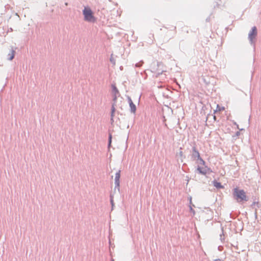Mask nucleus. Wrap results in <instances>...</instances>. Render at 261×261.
<instances>
[{
    "mask_svg": "<svg viewBox=\"0 0 261 261\" xmlns=\"http://www.w3.org/2000/svg\"><path fill=\"white\" fill-rule=\"evenodd\" d=\"M83 13L85 21L93 23L96 21V18L94 15V13L90 7H85Z\"/></svg>",
    "mask_w": 261,
    "mask_h": 261,
    "instance_id": "f03ea898",
    "label": "nucleus"
},
{
    "mask_svg": "<svg viewBox=\"0 0 261 261\" xmlns=\"http://www.w3.org/2000/svg\"><path fill=\"white\" fill-rule=\"evenodd\" d=\"M120 170H118V171L115 174V184L116 187L117 188H119L120 186Z\"/></svg>",
    "mask_w": 261,
    "mask_h": 261,
    "instance_id": "423d86ee",
    "label": "nucleus"
},
{
    "mask_svg": "<svg viewBox=\"0 0 261 261\" xmlns=\"http://www.w3.org/2000/svg\"><path fill=\"white\" fill-rule=\"evenodd\" d=\"M111 142H112V135H109V145H111Z\"/></svg>",
    "mask_w": 261,
    "mask_h": 261,
    "instance_id": "f8f14e48",
    "label": "nucleus"
},
{
    "mask_svg": "<svg viewBox=\"0 0 261 261\" xmlns=\"http://www.w3.org/2000/svg\"><path fill=\"white\" fill-rule=\"evenodd\" d=\"M192 156L194 159H196L197 160H199L200 162V164H201L202 165L205 164V162L200 157V153H199V151L196 149L195 147L193 148Z\"/></svg>",
    "mask_w": 261,
    "mask_h": 261,
    "instance_id": "20e7f679",
    "label": "nucleus"
},
{
    "mask_svg": "<svg viewBox=\"0 0 261 261\" xmlns=\"http://www.w3.org/2000/svg\"><path fill=\"white\" fill-rule=\"evenodd\" d=\"M111 203L112 204V207L114 206V201H113V200L112 198H111Z\"/></svg>",
    "mask_w": 261,
    "mask_h": 261,
    "instance_id": "4468645a",
    "label": "nucleus"
},
{
    "mask_svg": "<svg viewBox=\"0 0 261 261\" xmlns=\"http://www.w3.org/2000/svg\"><path fill=\"white\" fill-rule=\"evenodd\" d=\"M225 108L219 105H217L216 110H215V113H220L222 111H224Z\"/></svg>",
    "mask_w": 261,
    "mask_h": 261,
    "instance_id": "0eeeda50",
    "label": "nucleus"
},
{
    "mask_svg": "<svg viewBox=\"0 0 261 261\" xmlns=\"http://www.w3.org/2000/svg\"><path fill=\"white\" fill-rule=\"evenodd\" d=\"M129 106L131 109L132 112L135 113L136 110V106L133 103V101L130 100Z\"/></svg>",
    "mask_w": 261,
    "mask_h": 261,
    "instance_id": "6e6552de",
    "label": "nucleus"
},
{
    "mask_svg": "<svg viewBox=\"0 0 261 261\" xmlns=\"http://www.w3.org/2000/svg\"><path fill=\"white\" fill-rule=\"evenodd\" d=\"M233 197L238 202H243L248 200L246 192L243 190L240 189L238 188L233 189Z\"/></svg>",
    "mask_w": 261,
    "mask_h": 261,
    "instance_id": "f257e3e1",
    "label": "nucleus"
},
{
    "mask_svg": "<svg viewBox=\"0 0 261 261\" xmlns=\"http://www.w3.org/2000/svg\"><path fill=\"white\" fill-rule=\"evenodd\" d=\"M190 211L193 213V215H195V211L191 206H190Z\"/></svg>",
    "mask_w": 261,
    "mask_h": 261,
    "instance_id": "ddd939ff",
    "label": "nucleus"
},
{
    "mask_svg": "<svg viewBox=\"0 0 261 261\" xmlns=\"http://www.w3.org/2000/svg\"><path fill=\"white\" fill-rule=\"evenodd\" d=\"M197 171L199 173L205 175L206 173V171L203 168L200 167H198L197 168Z\"/></svg>",
    "mask_w": 261,
    "mask_h": 261,
    "instance_id": "9d476101",
    "label": "nucleus"
},
{
    "mask_svg": "<svg viewBox=\"0 0 261 261\" xmlns=\"http://www.w3.org/2000/svg\"><path fill=\"white\" fill-rule=\"evenodd\" d=\"M214 186L217 188L222 189L223 188V186L221 185L220 182H217L216 181H214L213 182Z\"/></svg>",
    "mask_w": 261,
    "mask_h": 261,
    "instance_id": "1a4fd4ad",
    "label": "nucleus"
},
{
    "mask_svg": "<svg viewBox=\"0 0 261 261\" xmlns=\"http://www.w3.org/2000/svg\"><path fill=\"white\" fill-rule=\"evenodd\" d=\"M257 35V30L255 27H253L252 28L251 31L249 33V39L250 41L252 42L253 40L255 38Z\"/></svg>",
    "mask_w": 261,
    "mask_h": 261,
    "instance_id": "39448f33",
    "label": "nucleus"
},
{
    "mask_svg": "<svg viewBox=\"0 0 261 261\" xmlns=\"http://www.w3.org/2000/svg\"><path fill=\"white\" fill-rule=\"evenodd\" d=\"M214 120H216V116H214Z\"/></svg>",
    "mask_w": 261,
    "mask_h": 261,
    "instance_id": "2eb2a0df",
    "label": "nucleus"
},
{
    "mask_svg": "<svg viewBox=\"0 0 261 261\" xmlns=\"http://www.w3.org/2000/svg\"><path fill=\"white\" fill-rule=\"evenodd\" d=\"M215 261H221L220 259H216Z\"/></svg>",
    "mask_w": 261,
    "mask_h": 261,
    "instance_id": "dca6fc26",
    "label": "nucleus"
},
{
    "mask_svg": "<svg viewBox=\"0 0 261 261\" xmlns=\"http://www.w3.org/2000/svg\"><path fill=\"white\" fill-rule=\"evenodd\" d=\"M112 91H113V93L114 94V98H113L114 102L112 105L111 114V120L112 122H113L114 121V114H115V106H116L115 101L116 100L117 96L119 94V91L115 85L112 86Z\"/></svg>",
    "mask_w": 261,
    "mask_h": 261,
    "instance_id": "7ed1b4c3",
    "label": "nucleus"
},
{
    "mask_svg": "<svg viewBox=\"0 0 261 261\" xmlns=\"http://www.w3.org/2000/svg\"><path fill=\"white\" fill-rule=\"evenodd\" d=\"M112 261H114V260H113Z\"/></svg>",
    "mask_w": 261,
    "mask_h": 261,
    "instance_id": "f3484780",
    "label": "nucleus"
},
{
    "mask_svg": "<svg viewBox=\"0 0 261 261\" xmlns=\"http://www.w3.org/2000/svg\"><path fill=\"white\" fill-rule=\"evenodd\" d=\"M9 60H12L14 57V51L12 50L11 53L9 55Z\"/></svg>",
    "mask_w": 261,
    "mask_h": 261,
    "instance_id": "9b49d317",
    "label": "nucleus"
}]
</instances>
